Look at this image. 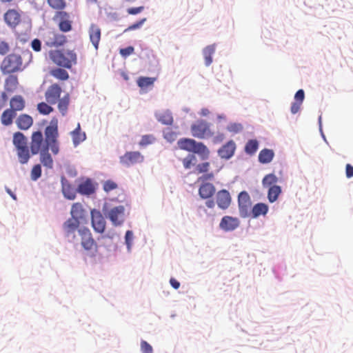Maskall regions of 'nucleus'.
I'll list each match as a JSON object with an SVG mask.
<instances>
[{
	"mask_svg": "<svg viewBox=\"0 0 353 353\" xmlns=\"http://www.w3.org/2000/svg\"><path fill=\"white\" fill-rule=\"evenodd\" d=\"M44 132L46 145L41 152H39L40 154L39 160L43 167L47 169H52L54 161L49 153V150L54 155H57L59 152L58 121L57 119L51 120L50 125L46 128Z\"/></svg>",
	"mask_w": 353,
	"mask_h": 353,
	"instance_id": "obj_1",
	"label": "nucleus"
},
{
	"mask_svg": "<svg viewBox=\"0 0 353 353\" xmlns=\"http://www.w3.org/2000/svg\"><path fill=\"white\" fill-rule=\"evenodd\" d=\"M50 57L57 65L70 69L77 63V55L74 50H55L50 51Z\"/></svg>",
	"mask_w": 353,
	"mask_h": 353,
	"instance_id": "obj_2",
	"label": "nucleus"
},
{
	"mask_svg": "<svg viewBox=\"0 0 353 353\" xmlns=\"http://www.w3.org/2000/svg\"><path fill=\"white\" fill-rule=\"evenodd\" d=\"M26 68L21 55L12 53L7 55L2 61L1 70L3 74H12L21 72Z\"/></svg>",
	"mask_w": 353,
	"mask_h": 353,
	"instance_id": "obj_3",
	"label": "nucleus"
},
{
	"mask_svg": "<svg viewBox=\"0 0 353 353\" xmlns=\"http://www.w3.org/2000/svg\"><path fill=\"white\" fill-rule=\"evenodd\" d=\"M177 143L181 149L197 153L203 159L208 158L210 154V151L205 145L201 142H196L194 139L183 138L179 139Z\"/></svg>",
	"mask_w": 353,
	"mask_h": 353,
	"instance_id": "obj_4",
	"label": "nucleus"
},
{
	"mask_svg": "<svg viewBox=\"0 0 353 353\" xmlns=\"http://www.w3.org/2000/svg\"><path fill=\"white\" fill-rule=\"evenodd\" d=\"M78 233L81 237V244L83 249L92 253L97 252L98 245L93 239L90 230L86 227H81L78 229Z\"/></svg>",
	"mask_w": 353,
	"mask_h": 353,
	"instance_id": "obj_5",
	"label": "nucleus"
},
{
	"mask_svg": "<svg viewBox=\"0 0 353 353\" xmlns=\"http://www.w3.org/2000/svg\"><path fill=\"white\" fill-rule=\"evenodd\" d=\"M190 129L192 136L199 139H205L214 136L210 123L204 120L196 121L192 124Z\"/></svg>",
	"mask_w": 353,
	"mask_h": 353,
	"instance_id": "obj_6",
	"label": "nucleus"
},
{
	"mask_svg": "<svg viewBox=\"0 0 353 353\" xmlns=\"http://www.w3.org/2000/svg\"><path fill=\"white\" fill-rule=\"evenodd\" d=\"M239 213L241 217L245 218L250 216L251 210V199L248 193L243 191L238 196Z\"/></svg>",
	"mask_w": 353,
	"mask_h": 353,
	"instance_id": "obj_7",
	"label": "nucleus"
},
{
	"mask_svg": "<svg viewBox=\"0 0 353 353\" xmlns=\"http://www.w3.org/2000/svg\"><path fill=\"white\" fill-rule=\"evenodd\" d=\"M46 139H43V133L38 130L32 132L30 141V152L32 154H37L45 148Z\"/></svg>",
	"mask_w": 353,
	"mask_h": 353,
	"instance_id": "obj_8",
	"label": "nucleus"
},
{
	"mask_svg": "<svg viewBox=\"0 0 353 353\" xmlns=\"http://www.w3.org/2000/svg\"><path fill=\"white\" fill-rule=\"evenodd\" d=\"M144 157L138 151L127 152L120 157V163L128 167L142 163Z\"/></svg>",
	"mask_w": 353,
	"mask_h": 353,
	"instance_id": "obj_9",
	"label": "nucleus"
},
{
	"mask_svg": "<svg viewBox=\"0 0 353 353\" xmlns=\"http://www.w3.org/2000/svg\"><path fill=\"white\" fill-rule=\"evenodd\" d=\"M92 226L95 232L103 233L105 229L106 222L100 211L93 209L91 210Z\"/></svg>",
	"mask_w": 353,
	"mask_h": 353,
	"instance_id": "obj_10",
	"label": "nucleus"
},
{
	"mask_svg": "<svg viewBox=\"0 0 353 353\" xmlns=\"http://www.w3.org/2000/svg\"><path fill=\"white\" fill-rule=\"evenodd\" d=\"M80 221L76 219L70 218L63 225L65 236L70 241H74L75 232L79 228Z\"/></svg>",
	"mask_w": 353,
	"mask_h": 353,
	"instance_id": "obj_11",
	"label": "nucleus"
},
{
	"mask_svg": "<svg viewBox=\"0 0 353 353\" xmlns=\"http://www.w3.org/2000/svg\"><path fill=\"white\" fill-rule=\"evenodd\" d=\"M61 92L62 89L59 84H52L48 87L45 93L46 101L52 105L57 103L59 99L60 98Z\"/></svg>",
	"mask_w": 353,
	"mask_h": 353,
	"instance_id": "obj_12",
	"label": "nucleus"
},
{
	"mask_svg": "<svg viewBox=\"0 0 353 353\" xmlns=\"http://www.w3.org/2000/svg\"><path fill=\"white\" fill-rule=\"evenodd\" d=\"M124 211L123 205L114 207L109 211L108 218L114 225H121L123 223Z\"/></svg>",
	"mask_w": 353,
	"mask_h": 353,
	"instance_id": "obj_13",
	"label": "nucleus"
},
{
	"mask_svg": "<svg viewBox=\"0 0 353 353\" xmlns=\"http://www.w3.org/2000/svg\"><path fill=\"white\" fill-rule=\"evenodd\" d=\"M5 22L8 26L15 28L21 21V17L19 12L15 9H9L3 15Z\"/></svg>",
	"mask_w": 353,
	"mask_h": 353,
	"instance_id": "obj_14",
	"label": "nucleus"
},
{
	"mask_svg": "<svg viewBox=\"0 0 353 353\" xmlns=\"http://www.w3.org/2000/svg\"><path fill=\"white\" fill-rule=\"evenodd\" d=\"M216 201L219 208L225 210L230 205L232 198L228 190H221L216 193Z\"/></svg>",
	"mask_w": 353,
	"mask_h": 353,
	"instance_id": "obj_15",
	"label": "nucleus"
},
{
	"mask_svg": "<svg viewBox=\"0 0 353 353\" xmlns=\"http://www.w3.org/2000/svg\"><path fill=\"white\" fill-rule=\"evenodd\" d=\"M235 150L236 144L230 140L218 150V154L222 159H229L234 155Z\"/></svg>",
	"mask_w": 353,
	"mask_h": 353,
	"instance_id": "obj_16",
	"label": "nucleus"
},
{
	"mask_svg": "<svg viewBox=\"0 0 353 353\" xmlns=\"http://www.w3.org/2000/svg\"><path fill=\"white\" fill-rule=\"evenodd\" d=\"M239 225V221L237 218L230 216H225L222 218L219 226L225 231H232Z\"/></svg>",
	"mask_w": 353,
	"mask_h": 353,
	"instance_id": "obj_17",
	"label": "nucleus"
},
{
	"mask_svg": "<svg viewBox=\"0 0 353 353\" xmlns=\"http://www.w3.org/2000/svg\"><path fill=\"white\" fill-rule=\"evenodd\" d=\"M56 17L59 19V28L62 32H69L72 30L71 21L66 12L59 11L56 14Z\"/></svg>",
	"mask_w": 353,
	"mask_h": 353,
	"instance_id": "obj_18",
	"label": "nucleus"
},
{
	"mask_svg": "<svg viewBox=\"0 0 353 353\" xmlns=\"http://www.w3.org/2000/svg\"><path fill=\"white\" fill-rule=\"evenodd\" d=\"M89 37L91 43L96 50L99 48V44L101 40V29L96 24H91L88 30Z\"/></svg>",
	"mask_w": 353,
	"mask_h": 353,
	"instance_id": "obj_19",
	"label": "nucleus"
},
{
	"mask_svg": "<svg viewBox=\"0 0 353 353\" xmlns=\"http://www.w3.org/2000/svg\"><path fill=\"white\" fill-rule=\"evenodd\" d=\"M66 42V37L65 35L51 32L48 36L46 44L50 47H59L63 46Z\"/></svg>",
	"mask_w": 353,
	"mask_h": 353,
	"instance_id": "obj_20",
	"label": "nucleus"
},
{
	"mask_svg": "<svg viewBox=\"0 0 353 353\" xmlns=\"http://www.w3.org/2000/svg\"><path fill=\"white\" fill-rule=\"evenodd\" d=\"M215 190V187L213 184L203 183L199 189V194L202 199H210L214 195Z\"/></svg>",
	"mask_w": 353,
	"mask_h": 353,
	"instance_id": "obj_21",
	"label": "nucleus"
},
{
	"mask_svg": "<svg viewBox=\"0 0 353 353\" xmlns=\"http://www.w3.org/2000/svg\"><path fill=\"white\" fill-rule=\"evenodd\" d=\"M268 205L263 203L255 204L250 210V214L252 218H257L259 216H265L268 212Z\"/></svg>",
	"mask_w": 353,
	"mask_h": 353,
	"instance_id": "obj_22",
	"label": "nucleus"
},
{
	"mask_svg": "<svg viewBox=\"0 0 353 353\" xmlns=\"http://www.w3.org/2000/svg\"><path fill=\"white\" fill-rule=\"evenodd\" d=\"M17 127L21 130H28L33 123L32 118L26 114H23L19 116L16 121Z\"/></svg>",
	"mask_w": 353,
	"mask_h": 353,
	"instance_id": "obj_23",
	"label": "nucleus"
},
{
	"mask_svg": "<svg viewBox=\"0 0 353 353\" xmlns=\"http://www.w3.org/2000/svg\"><path fill=\"white\" fill-rule=\"evenodd\" d=\"M62 192L65 198L73 200L76 197V190L71 186L65 178L61 179Z\"/></svg>",
	"mask_w": 353,
	"mask_h": 353,
	"instance_id": "obj_24",
	"label": "nucleus"
},
{
	"mask_svg": "<svg viewBox=\"0 0 353 353\" xmlns=\"http://www.w3.org/2000/svg\"><path fill=\"white\" fill-rule=\"evenodd\" d=\"M70 214L71 218L79 221V219H83L85 217V210L81 203H75L72 205Z\"/></svg>",
	"mask_w": 353,
	"mask_h": 353,
	"instance_id": "obj_25",
	"label": "nucleus"
},
{
	"mask_svg": "<svg viewBox=\"0 0 353 353\" xmlns=\"http://www.w3.org/2000/svg\"><path fill=\"white\" fill-rule=\"evenodd\" d=\"M10 110H13L14 112L21 111L25 108V101L20 95L13 97L10 101Z\"/></svg>",
	"mask_w": 353,
	"mask_h": 353,
	"instance_id": "obj_26",
	"label": "nucleus"
},
{
	"mask_svg": "<svg viewBox=\"0 0 353 353\" xmlns=\"http://www.w3.org/2000/svg\"><path fill=\"white\" fill-rule=\"evenodd\" d=\"M72 141L75 146L86 139L85 133L81 131L80 123L77 124V128L71 132Z\"/></svg>",
	"mask_w": 353,
	"mask_h": 353,
	"instance_id": "obj_27",
	"label": "nucleus"
},
{
	"mask_svg": "<svg viewBox=\"0 0 353 353\" xmlns=\"http://www.w3.org/2000/svg\"><path fill=\"white\" fill-rule=\"evenodd\" d=\"M70 101V99L68 93H66L63 97L59 99L57 101L58 109L62 116H65L67 114Z\"/></svg>",
	"mask_w": 353,
	"mask_h": 353,
	"instance_id": "obj_28",
	"label": "nucleus"
},
{
	"mask_svg": "<svg viewBox=\"0 0 353 353\" xmlns=\"http://www.w3.org/2000/svg\"><path fill=\"white\" fill-rule=\"evenodd\" d=\"M17 154L19 161L21 164L27 163L30 158V152L28 146L17 148Z\"/></svg>",
	"mask_w": 353,
	"mask_h": 353,
	"instance_id": "obj_29",
	"label": "nucleus"
},
{
	"mask_svg": "<svg viewBox=\"0 0 353 353\" xmlns=\"http://www.w3.org/2000/svg\"><path fill=\"white\" fill-rule=\"evenodd\" d=\"M16 112L13 110L6 109L3 111L1 117V121L3 125L8 126L12 123L14 118L16 117Z\"/></svg>",
	"mask_w": 353,
	"mask_h": 353,
	"instance_id": "obj_30",
	"label": "nucleus"
},
{
	"mask_svg": "<svg viewBox=\"0 0 353 353\" xmlns=\"http://www.w3.org/2000/svg\"><path fill=\"white\" fill-rule=\"evenodd\" d=\"M51 76L60 81H66L69 79L68 72L63 68H55L50 71Z\"/></svg>",
	"mask_w": 353,
	"mask_h": 353,
	"instance_id": "obj_31",
	"label": "nucleus"
},
{
	"mask_svg": "<svg viewBox=\"0 0 353 353\" xmlns=\"http://www.w3.org/2000/svg\"><path fill=\"white\" fill-rule=\"evenodd\" d=\"M77 190L81 194L90 195L94 193V188L90 180H87L79 184Z\"/></svg>",
	"mask_w": 353,
	"mask_h": 353,
	"instance_id": "obj_32",
	"label": "nucleus"
},
{
	"mask_svg": "<svg viewBox=\"0 0 353 353\" xmlns=\"http://www.w3.org/2000/svg\"><path fill=\"white\" fill-rule=\"evenodd\" d=\"M274 156V153L272 150L263 149L259 152V161L261 163H268L273 159Z\"/></svg>",
	"mask_w": 353,
	"mask_h": 353,
	"instance_id": "obj_33",
	"label": "nucleus"
},
{
	"mask_svg": "<svg viewBox=\"0 0 353 353\" xmlns=\"http://www.w3.org/2000/svg\"><path fill=\"white\" fill-rule=\"evenodd\" d=\"M157 119L163 125H172L173 117L170 112L166 110L156 114Z\"/></svg>",
	"mask_w": 353,
	"mask_h": 353,
	"instance_id": "obj_34",
	"label": "nucleus"
},
{
	"mask_svg": "<svg viewBox=\"0 0 353 353\" xmlns=\"http://www.w3.org/2000/svg\"><path fill=\"white\" fill-rule=\"evenodd\" d=\"M13 144L16 149L27 145V138L20 132H15L13 135Z\"/></svg>",
	"mask_w": 353,
	"mask_h": 353,
	"instance_id": "obj_35",
	"label": "nucleus"
},
{
	"mask_svg": "<svg viewBox=\"0 0 353 353\" xmlns=\"http://www.w3.org/2000/svg\"><path fill=\"white\" fill-rule=\"evenodd\" d=\"M156 81V78L154 77H140L137 79V85L143 90H146L149 87L153 86L154 81Z\"/></svg>",
	"mask_w": 353,
	"mask_h": 353,
	"instance_id": "obj_36",
	"label": "nucleus"
},
{
	"mask_svg": "<svg viewBox=\"0 0 353 353\" xmlns=\"http://www.w3.org/2000/svg\"><path fill=\"white\" fill-rule=\"evenodd\" d=\"M281 193V188L280 186L274 185L270 187L268 192V198L270 203L276 201Z\"/></svg>",
	"mask_w": 353,
	"mask_h": 353,
	"instance_id": "obj_37",
	"label": "nucleus"
},
{
	"mask_svg": "<svg viewBox=\"0 0 353 353\" xmlns=\"http://www.w3.org/2000/svg\"><path fill=\"white\" fill-rule=\"evenodd\" d=\"M215 46L214 45L208 46L204 48L203 51V57L205 59V63L209 66L212 62V54L214 53Z\"/></svg>",
	"mask_w": 353,
	"mask_h": 353,
	"instance_id": "obj_38",
	"label": "nucleus"
},
{
	"mask_svg": "<svg viewBox=\"0 0 353 353\" xmlns=\"http://www.w3.org/2000/svg\"><path fill=\"white\" fill-rule=\"evenodd\" d=\"M259 148V142L256 139L249 140L245 146V152L248 154H254L258 150Z\"/></svg>",
	"mask_w": 353,
	"mask_h": 353,
	"instance_id": "obj_39",
	"label": "nucleus"
},
{
	"mask_svg": "<svg viewBox=\"0 0 353 353\" xmlns=\"http://www.w3.org/2000/svg\"><path fill=\"white\" fill-rule=\"evenodd\" d=\"M278 181L277 176L274 174H269L263 179V185L264 187H271L274 185Z\"/></svg>",
	"mask_w": 353,
	"mask_h": 353,
	"instance_id": "obj_40",
	"label": "nucleus"
},
{
	"mask_svg": "<svg viewBox=\"0 0 353 353\" xmlns=\"http://www.w3.org/2000/svg\"><path fill=\"white\" fill-rule=\"evenodd\" d=\"M156 141V138L152 134H145L141 137L139 143V146L145 147L148 145L153 144Z\"/></svg>",
	"mask_w": 353,
	"mask_h": 353,
	"instance_id": "obj_41",
	"label": "nucleus"
},
{
	"mask_svg": "<svg viewBox=\"0 0 353 353\" xmlns=\"http://www.w3.org/2000/svg\"><path fill=\"white\" fill-rule=\"evenodd\" d=\"M37 110L40 114L46 115L49 114L50 112L53 111V108L49 105L48 103L45 102L39 103L37 105Z\"/></svg>",
	"mask_w": 353,
	"mask_h": 353,
	"instance_id": "obj_42",
	"label": "nucleus"
},
{
	"mask_svg": "<svg viewBox=\"0 0 353 353\" xmlns=\"http://www.w3.org/2000/svg\"><path fill=\"white\" fill-rule=\"evenodd\" d=\"M49 6L55 10H62L65 7L64 0H47Z\"/></svg>",
	"mask_w": 353,
	"mask_h": 353,
	"instance_id": "obj_43",
	"label": "nucleus"
},
{
	"mask_svg": "<svg viewBox=\"0 0 353 353\" xmlns=\"http://www.w3.org/2000/svg\"><path fill=\"white\" fill-rule=\"evenodd\" d=\"M163 137L168 141L172 143L177 138V133L174 132L171 128H167L163 131Z\"/></svg>",
	"mask_w": 353,
	"mask_h": 353,
	"instance_id": "obj_44",
	"label": "nucleus"
},
{
	"mask_svg": "<svg viewBox=\"0 0 353 353\" xmlns=\"http://www.w3.org/2000/svg\"><path fill=\"white\" fill-rule=\"evenodd\" d=\"M41 176V167L40 164H37L33 166L31 170V179L33 181H37Z\"/></svg>",
	"mask_w": 353,
	"mask_h": 353,
	"instance_id": "obj_45",
	"label": "nucleus"
},
{
	"mask_svg": "<svg viewBox=\"0 0 353 353\" xmlns=\"http://www.w3.org/2000/svg\"><path fill=\"white\" fill-rule=\"evenodd\" d=\"M183 164L185 169H190L196 161V157L194 154H189L183 159Z\"/></svg>",
	"mask_w": 353,
	"mask_h": 353,
	"instance_id": "obj_46",
	"label": "nucleus"
},
{
	"mask_svg": "<svg viewBox=\"0 0 353 353\" xmlns=\"http://www.w3.org/2000/svg\"><path fill=\"white\" fill-rule=\"evenodd\" d=\"M243 125L240 123H232L227 126V130L233 133H239L243 130Z\"/></svg>",
	"mask_w": 353,
	"mask_h": 353,
	"instance_id": "obj_47",
	"label": "nucleus"
},
{
	"mask_svg": "<svg viewBox=\"0 0 353 353\" xmlns=\"http://www.w3.org/2000/svg\"><path fill=\"white\" fill-rule=\"evenodd\" d=\"M117 188V183L111 180L106 181L103 183V190L107 192L112 191Z\"/></svg>",
	"mask_w": 353,
	"mask_h": 353,
	"instance_id": "obj_48",
	"label": "nucleus"
},
{
	"mask_svg": "<svg viewBox=\"0 0 353 353\" xmlns=\"http://www.w3.org/2000/svg\"><path fill=\"white\" fill-rule=\"evenodd\" d=\"M209 168H210V163H208V162L199 163L196 167V170L198 173L208 172L209 171Z\"/></svg>",
	"mask_w": 353,
	"mask_h": 353,
	"instance_id": "obj_49",
	"label": "nucleus"
},
{
	"mask_svg": "<svg viewBox=\"0 0 353 353\" xmlns=\"http://www.w3.org/2000/svg\"><path fill=\"white\" fill-rule=\"evenodd\" d=\"M141 350L142 353H153L152 347L145 341H141Z\"/></svg>",
	"mask_w": 353,
	"mask_h": 353,
	"instance_id": "obj_50",
	"label": "nucleus"
},
{
	"mask_svg": "<svg viewBox=\"0 0 353 353\" xmlns=\"http://www.w3.org/2000/svg\"><path fill=\"white\" fill-rule=\"evenodd\" d=\"M125 243L127 245L128 250H130L133 240V232L130 230H128L125 235Z\"/></svg>",
	"mask_w": 353,
	"mask_h": 353,
	"instance_id": "obj_51",
	"label": "nucleus"
},
{
	"mask_svg": "<svg viewBox=\"0 0 353 353\" xmlns=\"http://www.w3.org/2000/svg\"><path fill=\"white\" fill-rule=\"evenodd\" d=\"M214 175L213 172H205L204 174L199 177L198 181L205 183L208 181H211L214 179Z\"/></svg>",
	"mask_w": 353,
	"mask_h": 353,
	"instance_id": "obj_52",
	"label": "nucleus"
},
{
	"mask_svg": "<svg viewBox=\"0 0 353 353\" xmlns=\"http://www.w3.org/2000/svg\"><path fill=\"white\" fill-rule=\"evenodd\" d=\"M134 51V48L132 46H128L125 48H121L119 51L121 55L124 57H126L130 54H132Z\"/></svg>",
	"mask_w": 353,
	"mask_h": 353,
	"instance_id": "obj_53",
	"label": "nucleus"
},
{
	"mask_svg": "<svg viewBox=\"0 0 353 353\" xmlns=\"http://www.w3.org/2000/svg\"><path fill=\"white\" fill-rule=\"evenodd\" d=\"M145 21H146L145 18L140 20L139 21H138V22H137V23L130 26L128 28H126L125 30V32L130 31V30H133L139 28L143 24V23Z\"/></svg>",
	"mask_w": 353,
	"mask_h": 353,
	"instance_id": "obj_54",
	"label": "nucleus"
},
{
	"mask_svg": "<svg viewBox=\"0 0 353 353\" xmlns=\"http://www.w3.org/2000/svg\"><path fill=\"white\" fill-rule=\"evenodd\" d=\"M304 98H305V93H304L303 90H302V89L299 90L294 95L295 101L300 102L301 103H303Z\"/></svg>",
	"mask_w": 353,
	"mask_h": 353,
	"instance_id": "obj_55",
	"label": "nucleus"
},
{
	"mask_svg": "<svg viewBox=\"0 0 353 353\" xmlns=\"http://www.w3.org/2000/svg\"><path fill=\"white\" fill-rule=\"evenodd\" d=\"M144 10L143 6H139L136 8H130L127 10V12L129 14L134 15L141 12Z\"/></svg>",
	"mask_w": 353,
	"mask_h": 353,
	"instance_id": "obj_56",
	"label": "nucleus"
},
{
	"mask_svg": "<svg viewBox=\"0 0 353 353\" xmlns=\"http://www.w3.org/2000/svg\"><path fill=\"white\" fill-rule=\"evenodd\" d=\"M8 101V96L5 92H1L0 95V110L6 106Z\"/></svg>",
	"mask_w": 353,
	"mask_h": 353,
	"instance_id": "obj_57",
	"label": "nucleus"
},
{
	"mask_svg": "<svg viewBox=\"0 0 353 353\" xmlns=\"http://www.w3.org/2000/svg\"><path fill=\"white\" fill-rule=\"evenodd\" d=\"M301 105H302V103H301L300 102H297V101L293 102L292 103L291 108H290L291 112L292 114L297 113L299 111Z\"/></svg>",
	"mask_w": 353,
	"mask_h": 353,
	"instance_id": "obj_58",
	"label": "nucleus"
},
{
	"mask_svg": "<svg viewBox=\"0 0 353 353\" xmlns=\"http://www.w3.org/2000/svg\"><path fill=\"white\" fill-rule=\"evenodd\" d=\"M41 41L37 39H35L32 41L31 46L32 49L36 52H39L41 50Z\"/></svg>",
	"mask_w": 353,
	"mask_h": 353,
	"instance_id": "obj_59",
	"label": "nucleus"
},
{
	"mask_svg": "<svg viewBox=\"0 0 353 353\" xmlns=\"http://www.w3.org/2000/svg\"><path fill=\"white\" fill-rule=\"evenodd\" d=\"M9 49H10V48H9L8 44L6 42H2L0 44V54H2V55L6 54V53L8 52Z\"/></svg>",
	"mask_w": 353,
	"mask_h": 353,
	"instance_id": "obj_60",
	"label": "nucleus"
},
{
	"mask_svg": "<svg viewBox=\"0 0 353 353\" xmlns=\"http://www.w3.org/2000/svg\"><path fill=\"white\" fill-rule=\"evenodd\" d=\"M225 139V135L223 133H218L216 136L213 137V143H219L222 142Z\"/></svg>",
	"mask_w": 353,
	"mask_h": 353,
	"instance_id": "obj_61",
	"label": "nucleus"
},
{
	"mask_svg": "<svg viewBox=\"0 0 353 353\" xmlns=\"http://www.w3.org/2000/svg\"><path fill=\"white\" fill-rule=\"evenodd\" d=\"M345 174L347 178L353 176V166L350 164H347L345 167Z\"/></svg>",
	"mask_w": 353,
	"mask_h": 353,
	"instance_id": "obj_62",
	"label": "nucleus"
},
{
	"mask_svg": "<svg viewBox=\"0 0 353 353\" xmlns=\"http://www.w3.org/2000/svg\"><path fill=\"white\" fill-rule=\"evenodd\" d=\"M170 283L172 285V287L176 290H177L180 287V283L174 278L170 279Z\"/></svg>",
	"mask_w": 353,
	"mask_h": 353,
	"instance_id": "obj_63",
	"label": "nucleus"
},
{
	"mask_svg": "<svg viewBox=\"0 0 353 353\" xmlns=\"http://www.w3.org/2000/svg\"><path fill=\"white\" fill-rule=\"evenodd\" d=\"M205 205L209 208H214L215 206V203L212 199H209L205 202Z\"/></svg>",
	"mask_w": 353,
	"mask_h": 353,
	"instance_id": "obj_64",
	"label": "nucleus"
}]
</instances>
